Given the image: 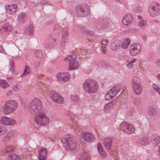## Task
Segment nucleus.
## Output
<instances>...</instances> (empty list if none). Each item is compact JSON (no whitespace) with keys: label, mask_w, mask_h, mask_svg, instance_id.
<instances>
[{"label":"nucleus","mask_w":160,"mask_h":160,"mask_svg":"<svg viewBox=\"0 0 160 160\" xmlns=\"http://www.w3.org/2000/svg\"><path fill=\"white\" fill-rule=\"evenodd\" d=\"M30 111L35 114L34 120L36 123L40 125H47L49 122V119L45 114L41 112L43 107L42 101L38 98H35L30 103Z\"/></svg>","instance_id":"1"},{"label":"nucleus","mask_w":160,"mask_h":160,"mask_svg":"<svg viewBox=\"0 0 160 160\" xmlns=\"http://www.w3.org/2000/svg\"><path fill=\"white\" fill-rule=\"evenodd\" d=\"M98 85L96 81L92 79H88L83 84V88L87 92L93 94L98 90Z\"/></svg>","instance_id":"2"},{"label":"nucleus","mask_w":160,"mask_h":160,"mask_svg":"<svg viewBox=\"0 0 160 160\" xmlns=\"http://www.w3.org/2000/svg\"><path fill=\"white\" fill-rule=\"evenodd\" d=\"M90 8L87 4H78L75 8V13L78 17L88 16L89 14Z\"/></svg>","instance_id":"3"},{"label":"nucleus","mask_w":160,"mask_h":160,"mask_svg":"<svg viewBox=\"0 0 160 160\" xmlns=\"http://www.w3.org/2000/svg\"><path fill=\"white\" fill-rule=\"evenodd\" d=\"M18 104L15 100H9L4 105L3 112L6 115L9 114L14 112L17 108Z\"/></svg>","instance_id":"4"},{"label":"nucleus","mask_w":160,"mask_h":160,"mask_svg":"<svg viewBox=\"0 0 160 160\" xmlns=\"http://www.w3.org/2000/svg\"><path fill=\"white\" fill-rule=\"evenodd\" d=\"M62 142L63 143V146L67 150H73L76 148V141L70 137H66L62 138Z\"/></svg>","instance_id":"5"},{"label":"nucleus","mask_w":160,"mask_h":160,"mask_svg":"<svg viewBox=\"0 0 160 160\" xmlns=\"http://www.w3.org/2000/svg\"><path fill=\"white\" fill-rule=\"evenodd\" d=\"M122 87L120 85H117L115 87L112 88L108 92L105 96V99L106 100H109L115 97L117 93L120 92Z\"/></svg>","instance_id":"6"},{"label":"nucleus","mask_w":160,"mask_h":160,"mask_svg":"<svg viewBox=\"0 0 160 160\" xmlns=\"http://www.w3.org/2000/svg\"><path fill=\"white\" fill-rule=\"evenodd\" d=\"M160 7L158 4L153 3L149 7L148 9L149 14L151 17L158 16L160 14Z\"/></svg>","instance_id":"7"},{"label":"nucleus","mask_w":160,"mask_h":160,"mask_svg":"<svg viewBox=\"0 0 160 160\" xmlns=\"http://www.w3.org/2000/svg\"><path fill=\"white\" fill-rule=\"evenodd\" d=\"M77 58L76 54L68 56V57L65 58V61H69V69L71 70H74L79 67V64L76 62L75 59Z\"/></svg>","instance_id":"8"},{"label":"nucleus","mask_w":160,"mask_h":160,"mask_svg":"<svg viewBox=\"0 0 160 160\" xmlns=\"http://www.w3.org/2000/svg\"><path fill=\"white\" fill-rule=\"evenodd\" d=\"M119 127L121 130L128 133H133L134 131V127L131 124L126 122H122Z\"/></svg>","instance_id":"9"},{"label":"nucleus","mask_w":160,"mask_h":160,"mask_svg":"<svg viewBox=\"0 0 160 160\" xmlns=\"http://www.w3.org/2000/svg\"><path fill=\"white\" fill-rule=\"evenodd\" d=\"M133 21V17L132 15L130 13H127L124 16L122 19V26L125 28L130 27Z\"/></svg>","instance_id":"10"},{"label":"nucleus","mask_w":160,"mask_h":160,"mask_svg":"<svg viewBox=\"0 0 160 160\" xmlns=\"http://www.w3.org/2000/svg\"><path fill=\"white\" fill-rule=\"evenodd\" d=\"M49 96L51 100L55 102L60 104L64 102L63 98L56 92H50Z\"/></svg>","instance_id":"11"},{"label":"nucleus","mask_w":160,"mask_h":160,"mask_svg":"<svg viewBox=\"0 0 160 160\" xmlns=\"http://www.w3.org/2000/svg\"><path fill=\"white\" fill-rule=\"evenodd\" d=\"M132 87L134 93L136 95H140L142 92V88L138 82L133 79L132 82Z\"/></svg>","instance_id":"12"},{"label":"nucleus","mask_w":160,"mask_h":160,"mask_svg":"<svg viewBox=\"0 0 160 160\" xmlns=\"http://www.w3.org/2000/svg\"><path fill=\"white\" fill-rule=\"evenodd\" d=\"M141 50V46L138 43L132 44L130 47V52L131 55L133 56L138 53Z\"/></svg>","instance_id":"13"},{"label":"nucleus","mask_w":160,"mask_h":160,"mask_svg":"<svg viewBox=\"0 0 160 160\" xmlns=\"http://www.w3.org/2000/svg\"><path fill=\"white\" fill-rule=\"evenodd\" d=\"M56 77L58 80L65 82L68 81L71 78L68 72L58 73Z\"/></svg>","instance_id":"14"},{"label":"nucleus","mask_w":160,"mask_h":160,"mask_svg":"<svg viewBox=\"0 0 160 160\" xmlns=\"http://www.w3.org/2000/svg\"><path fill=\"white\" fill-rule=\"evenodd\" d=\"M18 8L17 5L15 4L8 5L6 7L7 12L10 15H14L18 10Z\"/></svg>","instance_id":"15"},{"label":"nucleus","mask_w":160,"mask_h":160,"mask_svg":"<svg viewBox=\"0 0 160 160\" xmlns=\"http://www.w3.org/2000/svg\"><path fill=\"white\" fill-rule=\"evenodd\" d=\"M83 138L86 142H92L95 140V136L92 133L86 132L84 133Z\"/></svg>","instance_id":"16"},{"label":"nucleus","mask_w":160,"mask_h":160,"mask_svg":"<svg viewBox=\"0 0 160 160\" xmlns=\"http://www.w3.org/2000/svg\"><path fill=\"white\" fill-rule=\"evenodd\" d=\"M27 16L26 13L22 12L18 14V21L19 23H23L27 20Z\"/></svg>","instance_id":"17"},{"label":"nucleus","mask_w":160,"mask_h":160,"mask_svg":"<svg viewBox=\"0 0 160 160\" xmlns=\"http://www.w3.org/2000/svg\"><path fill=\"white\" fill-rule=\"evenodd\" d=\"M47 155V150L46 149H41L39 152V160H45Z\"/></svg>","instance_id":"18"},{"label":"nucleus","mask_w":160,"mask_h":160,"mask_svg":"<svg viewBox=\"0 0 160 160\" xmlns=\"http://www.w3.org/2000/svg\"><path fill=\"white\" fill-rule=\"evenodd\" d=\"M112 139L111 138L104 139V146L108 150H109L112 144Z\"/></svg>","instance_id":"19"},{"label":"nucleus","mask_w":160,"mask_h":160,"mask_svg":"<svg viewBox=\"0 0 160 160\" xmlns=\"http://www.w3.org/2000/svg\"><path fill=\"white\" fill-rule=\"evenodd\" d=\"M151 142L150 139L147 137H145L143 138H141L139 141V143L142 145H148Z\"/></svg>","instance_id":"20"},{"label":"nucleus","mask_w":160,"mask_h":160,"mask_svg":"<svg viewBox=\"0 0 160 160\" xmlns=\"http://www.w3.org/2000/svg\"><path fill=\"white\" fill-rule=\"evenodd\" d=\"M13 136V132L11 131L8 132L2 139V142H6L9 141Z\"/></svg>","instance_id":"21"},{"label":"nucleus","mask_w":160,"mask_h":160,"mask_svg":"<svg viewBox=\"0 0 160 160\" xmlns=\"http://www.w3.org/2000/svg\"><path fill=\"white\" fill-rule=\"evenodd\" d=\"M97 148L100 154L102 157H105L106 156V154L103 151L102 145L100 143H98Z\"/></svg>","instance_id":"22"},{"label":"nucleus","mask_w":160,"mask_h":160,"mask_svg":"<svg viewBox=\"0 0 160 160\" xmlns=\"http://www.w3.org/2000/svg\"><path fill=\"white\" fill-rule=\"evenodd\" d=\"M56 40V38H53L52 35H49L47 39L46 44L47 45H50L54 43Z\"/></svg>","instance_id":"23"},{"label":"nucleus","mask_w":160,"mask_h":160,"mask_svg":"<svg viewBox=\"0 0 160 160\" xmlns=\"http://www.w3.org/2000/svg\"><path fill=\"white\" fill-rule=\"evenodd\" d=\"M131 41L129 38H126L122 42V47L124 49H126L130 43Z\"/></svg>","instance_id":"24"},{"label":"nucleus","mask_w":160,"mask_h":160,"mask_svg":"<svg viewBox=\"0 0 160 160\" xmlns=\"http://www.w3.org/2000/svg\"><path fill=\"white\" fill-rule=\"evenodd\" d=\"M115 103L116 101L115 100L110 101L105 105L104 107L105 109L108 110L112 108Z\"/></svg>","instance_id":"25"},{"label":"nucleus","mask_w":160,"mask_h":160,"mask_svg":"<svg viewBox=\"0 0 160 160\" xmlns=\"http://www.w3.org/2000/svg\"><path fill=\"white\" fill-rule=\"evenodd\" d=\"M148 112L150 116L152 117L155 116L156 114V108L153 107H150L148 109Z\"/></svg>","instance_id":"26"},{"label":"nucleus","mask_w":160,"mask_h":160,"mask_svg":"<svg viewBox=\"0 0 160 160\" xmlns=\"http://www.w3.org/2000/svg\"><path fill=\"white\" fill-rule=\"evenodd\" d=\"M9 86V85L4 80H0V87L3 88H6Z\"/></svg>","instance_id":"27"},{"label":"nucleus","mask_w":160,"mask_h":160,"mask_svg":"<svg viewBox=\"0 0 160 160\" xmlns=\"http://www.w3.org/2000/svg\"><path fill=\"white\" fill-rule=\"evenodd\" d=\"M9 118L6 117H2L0 120L1 123L3 125H8L9 123Z\"/></svg>","instance_id":"28"},{"label":"nucleus","mask_w":160,"mask_h":160,"mask_svg":"<svg viewBox=\"0 0 160 160\" xmlns=\"http://www.w3.org/2000/svg\"><path fill=\"white\" fill-rule=\"evenodd\" d=\"M31 72V69L30 67L26 65L24 69L23 73L21 75V77H24L25 76L28 75Z\"/></svg>","instance_id":"29"},{"label":"nucleus","mask_w":160,"mask_h":160,"mask_svg":"<svg viewBox=\"0 0 160 160\" xmlns=\"http://www.w3.org/2000/svg\"><path fill=\"white\" fill-rule=\"evenodd\" d=\"M89 154L86 152H84L82 153L80 160H89Z\"/></svg>","instance_id":"30"},{"label":"nucleus","mask_w":160,"mask_h":160,"mask_svg":"<svg viewBox=\"0 0 160 160\" xmlns=\"http://www.w3.org/2000/svg\"><path fill=\"white\" fill-rule=\"evenodd\" d=\"M2 28L7 31H10L12 29L11 26L8 23H6L2 27Z\"/></svg>","instance_id":"31"},{"label":"nucleus","mask_w":160,"mask_h":160,"mask_svg":"<svg viewBox=\"0 0 160 160\" xmlns=\"http://www.w3.org/2000/svg\"><path fill=\"white\" fill-rule=\"evenodd\" d=\"M8 158L12 160H19V157L18 155L13 153L8 156Z\"/></svg>","instance_id":"32"},{"label":"nucleus","mask_w":160,"mask_h":160,"mask_svg":"<svg viewBox=\"0 0 160 160\" xmlns=\"http://www.w3.org/2000/svg\"><path fill=\"white\" fill-rule=\"evenodd\" d=\"M152 87L154 91L158 92L160 95V86L155 84H153Z\"/></svg>","instance_id":"33"},{"label":"nucleus","mask_w":160,"mask_h":160,"mask_svg":"<svg viewBox=\"0 0 160 160\" xmlns=\"http://www.w3.org/2000/svg\"><path fill=\"white\" fill-rule=\"evenodd\" d=\"M95 26L96 28L98 29L104 28L102 20L97 21V22L95 24Z\"/></svg>","instance_id":"34"},{"label":"nucleus","mask_w":160,"mask_h":160,"mask_svg":"<svg viewBox=\"0 0 160 160\" xmlns=\"http://www.w3.org/2000/svg\"><path fill=\"white\" fill-rule=\"evenodd\" d=\"M111 48L113 51H117L120 48V45L119 44H117L115 43H112L111 44Z\"/></svg>","instance_id":"35"},{"label":"nucleus","mask_w":160,"mask_h":160,"mask_svg":"<svg viewBox=\"0 0 160 160\" xmlns=\"http://www.w3.org/2000/svg\"><path fill=\"white\" fill-rule=\"evenodd\" d=\"M7 131V129L6 127L3 126H0V136L5 134Z\"/></svg>","instance_id":"36"},{"label":"nucleus","mask_w":160,"mask_h":160,"mask_svg":"<svg viewBox=\"0 0 160 160\" xmlns=\"http://www.w3.org/2000/svg\"><path fill=\"white\" fill-rule=\"evenodd\" d=\"M27 30L28 32L31 35L33 32V28L32 25L30 24L27 28Z\"/></svg>","instance_id":"37"},{"label":"nucleus","mask_w":160,"mask_h":160,"mask_svg":"<svg viewBox=\"0 0 160 160\" xmlns=\"http://www.w3.org/2000/svg\"><path fill=\"white\" fill-rule=\"evenodd\" d=\"M160 142V137L158 136L155 138L152 141V143L155 145H158Z\"/></svg>","instance_id":"38"},{"label":"nucleus","mask_w":160,"mask_h":160,"mask_svg":"<svg viewBox=\"0 0 160 160\" xmlns=\"http://www.w3.org/2000/svg\"><path fill=\"white\" fill-rule=\"evenodd\" d=\"M14 149V146L11 145L7 146L6 148V151L7 152H10L13 151Z\"/></svg>","instance_id":"39"},{"label":"nucleus","mask_w":160,"mask_h":160,"mask_svg":"<svg viewBox=\"0 0 160 160\" xmlns=\"http://www.w3.org/2000/svg\"><path fill=\"white\" fill-rule=\"evenodd\" d=\"M35 55L36 57L41 58L42 56V52L41 50H36L35 52Z\"/></svg>","instance_id":"40"},{"label":"nucleus","mask_w":160,"mask_h":160,"mask_svg":"<svg viewBox=\"0 0 160 160\" xmlns=\"http://www.w3.org/2000/svg\"><path fill=\"white\" fill-rule=\"evenodd\" d=\"M102 22H103V25L104 28H105L108 27L109 26L110 22L109 21L106 20H102Z\"/></svg>","instance_id":"41"},{"label":"nucleus","mask_w":160,"mask_h":160,"mask_svg":"<svg viewBox=\"0 0 160 160\" xmlns=\"http://www.w3.org/2000/svg\"><path fill=\"white\" fill-rule=\"evenodd\" d=\"M21 88L20 86L18 84L14 85L12 88V90L14 91L17 92Z\"/></svg>","instance_id":"42"},{"label":"nucleus","mask_w":160,"mask_h":160,"mask_svg":"<svg viewBox=\"0 0 160 160\" xmlns=\"http://www.w3.org/2000/svg\"><path fill=\"white\" fill-rule=\"evenodd\" d=\"M8 122L9 123L8 124V125L14 126L16 123V120L13 119L9 118Z\"/></svg>","instance_id":"43"},{"label":"nucleus","mask_w":160,"mask_h":160,"mask_svg":"<svg viewBox=\"0 0 160 160\" xmlns=\"http://www.w3.org/2000/svg\"><path fill=\"white\" fill-rule=\"evenodd\" d=\"M138 25L140 27H144L146 25V22L145 20H142L138 23Z\"/></svg>","instance_id":"44"},{"label":"nucleus","mask_w":160,"mask_h":160,"mask_svg":"<svg viewBox=\"0 0 160 160\" xmlns=\"http://www.w3.org/2000/svg\"><path fill=\"white\" fill-rule=\"evenodd\" d=\"M13 57L14 58H16L18 57H19V50H15L13 52Z\"/></svg>","instance_id":"45"},{"label":"nucleus","mask_w":160,"mask_h":160,"mask_svg":"<svg viewBox=\"0 0 160 160\" xmlns=\"http://www.w3.org/2000/svg\"><path fill=\"white\" fill-rule=\"evenodd\" d=\"M134 103L136 105H138L141 103V101L138 98H135L134 99Z\"/></svg>","instance_id":"46"},{"label":"nucleus","mask_w":160,"mask_h":160,"mask_svg":"<svg viewBox=\"0 0 160 160\" xmlns=\"http://www.w3.org/2000/svg\"><path fill=\"white\" fill-rule=\"evenodd\" d=\"M71 99L73 101L77 102L79 98L78 95H73L71 96Z\"/></svg>","instance_id":"47"},{"label":"nucleus","mask_w":160,"mask_h":160,"mask_svg":"<svg viewBox=\"0 0 160 160\" xmlns=\"http://www.w3.org/2000/svg\"><path fill=\"white\" fill-rule=\"evenodd\" d=\"M76 53V54H81L82 55L83 54V52L82 50H81L80 49H77L76 50L75 52H74V54H76L75 53Z\"/></svg>","instance_id":"48"},{"label":"nucleus","mask_w":160,"mask_h":160,"mask_svg":"<svg viewBox=\"0 0 160 160\" xmlns=\"http://www.w3.org/2000/svg\"><path fill=\"white\" fill-rule=\"evenodd\" d=\"M108 42V40H103L102 41V45L103 47L105 48L106 45Z\"/></svg>","instance_id":"49"},{"label":"nucleus","mask_w":160,"mask_h":160,"mask_svg":"<svg viewBox=\"0 0 160 160\" xmlns=\"http://www.w3.org/2000/svg\"><path fill=\"white\" fill-rule=\"evenodd\" d=\"M133 65V64L131 62H129L126 64V66L128 68H131Z\"/></svg>","instance_id":"50"},{"label":"nucleus","mask_w":160,"mask_h":160,"mask_svg":"<svg viewBox=\"0 0 160 160\" xmlns=\"http://www.w3.org/2000/svg\"><path fill=\"white\" fill-rule=\"evenodd\" d=\"M156 64L159 67H160V59H157L156 61Z\"/></svg>","instance_id":"51"},{"label":"nucleus","mask_w":160,"mask_h":160,"mask_svg":"<svg viewBox=\"0 0 160 160\" xmlns=\"http://www.w3.org/2000/svg\"><path fill=\"white\" fill-rule=\"evenodd\" d=\"M102 52L104 54L106 52V50L105 49V48H104L102 46Z\"/></svg>","instance_id":"52"},{"label":"nucleus","mask_w":160,"mask_h":160,"mask_svg":"<svg viewBox=\"0 0 160 160\" xmlns=\"http://www.w3.org/2000/svg\"><path fill=\"white\" fill-rule=\"evenodd\" d=\"M142 11V8L139 7L138 8V9H137L136 10V12H141Z\"/></svg>","instance_id":"53"},{"label":"nucleus","mask_w":160,"mask_h":160,"mask_svg":"<svg viewBox=\"0 0 160 160\" xmlns=\"http://www.w3.org/2000/svg\"><path fill=\"white\" fill-rule=\"evenodd\" d=\"M66 40H64L63 42V43H61V46H62V47L61 48H62V47H63L65 45V43L66 42Z\"/></svg>","instance_id":"54"},{"label":"nucleus","mask_w":160,"mask_h":160,"mask_svg":"<svg viewBox=\"0 0 160 160\" xmlns=\"http://www.w3.org/2000/svg\"><path fill=\"white\" fill-rule=\"evenodd\" d=\"M10 64L11 67H12L14 65V62L13 61H12V60H11V62H10Z\"/></svg>","instance_id":"55"},{"label":"nucleus","mask_w":160,"mask_h":160,"mask_svg":"<svg viewBox=\"0 0 160 160\" xmlns=\"http://www.w3.org/2000/svg\"><path fill=\"white\" fill-rule=\"evenodd\" d=\"M158 156L160 158V146L159 147L158 149Z\"/></svg>","instance_id":"56"},{"label":"nucleus","mask_w":160,"mask_h":160,"mask_svg":"<svg viewBox=\"0 0 160 160\" xmlns=\"http://www.w3.org/2000/svg\"><path fill=\"white\" fill-rule=\"evenodd\" d=\"M12 91H9L7 92V96L10 95L12 94Z\"/></svg>","instance_id":"57"},{"label":"nucleus","mask_w":160,"mask_h":160,"mask_svg":"<svg viewBox=\"0 0 160 160\" xmlns=\"http://www.w3.org/2000/svg\"><path fill=\"white\" fill-rule=\"evenodd\" d=\"M81 31L83 32L85 31L86 30V29L84 27H82L81 28Z\"/></svg>","instance_id":"58"},{"label":"nucleus","mask_w":160,"mask_h":160,"mask_svg":"<svg viewBox=\"0 0 160 160\" xmlns=\"http://www.w3.org/2000/svg\"><path fill=\"white\" fill-rule=\"evenodd\" d=\"M156 78L158 80H160V73L157 75Z\"/></svg>","instance_id":"59"},{"label":"nucleus","mask_w":160,"mask_h":160,"mask_svg":"<svg viewBox=\"0 0 160 160\" xmlns=\"http://www.w3.org/2000/svg\"><path fill=\"white\" fill-rule=\"evenodd\" d=\"M0 52L2 53L4 52V49L1 46L0 47Z\"/></svg>","instance_id":"60"},{"label":"nucleus","mask_w":160,"mask_h":160,"mask_svg":"<svg viewBox=\"0 0 160 160\" xmlns=\"http://www.w3.org/2000/svg\"><path fill=\"white\" fill-rule=\"evenodd\" d=\"M46 3V1L44 0H41L40 3L43 4H45Z\"/></svg>","instance_id":"61"},{"label":"nucleus","mask_w":160,"mask_h":160,"mask_svg":"<svg viewBox=\"0 0 160 160\" xmlns=\"http://www.w3.org/2000/svg\"><path fill=\"white\" fill-rule=\"evenodd\" d=\"M137 60V59L135 58L133 59L131 61H130V62H131L132 63H133V62H135Z\"/></svg>","instance_id":"62"},{"label":"nucleus","mask_w":160,"mask_h":160,"mask_svg":"<svg viewBox=\"0 0 160 160\" xmlns=\"http://www.w3.org/2000/svg\"><path fill=\"white\" fill-rule=\"evenodd\" d=\"M87 33L90 35H92L93 33V32L92 31H87Z\"/></svg>","instance_id":"63"},{"label":"nucleus","mask_w":160,"mask_h":160,"mask_svg":"<svg viewBox=\"0 0 160 160\" xmlns=\"http://www.w3.org/2000/svg\"><path fill=\"white\" fill-rule=\"evenodd\" d=\"M138 18L140 20H141L142 19V18L140 16H138Z\"/></svg>","instance_id":"64"}]
</instances>
